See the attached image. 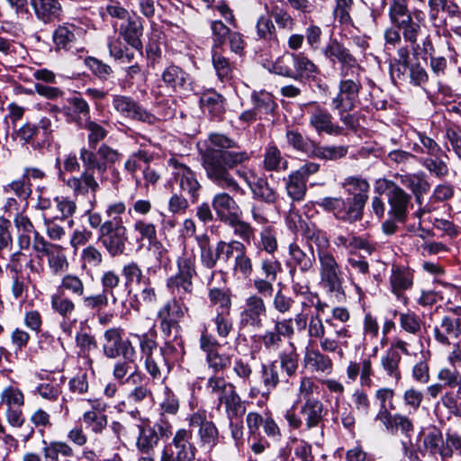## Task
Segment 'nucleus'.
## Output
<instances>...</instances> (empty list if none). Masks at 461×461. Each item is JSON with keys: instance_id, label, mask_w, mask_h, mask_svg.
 <instances>
[{"instance_id": "1", "label": "nucleus", "mask_w": 461, "mask_h": 461, "mask_svg": "<svg viewBox=\"0 0 461 461\" xmlns=\"http://www.w3.org/2000/svg\"><path fill=\"white\" fill-rule=\"evenodd\" d=\"M210 143L218 149L207 148L201 153L202 165L207 178L217 186L230 192L242 191L234 179L230 169L249 161L250 154L246 150L232 151L238 142L222 133H211Z\"/></svg>"}, {"instance_id": "2", "label": "nucleus", "mask_w": 461, "mask_h": 461, "mask_svg": "<svg viewBox=\"0 0 461 461\" xmlns=\"http://www.w3.org/2000/svg\"><path fill=\"white\" fill-rule=\"evenodd\" d=\"M320 285L330 294L340 299L345 296L343 272L335 256L328 250L318 249Z\"/></svg>"}, {"instance_id": "3", "label": "nucleus", "mask_w": 461, "mask_h": 461, "mask_svg": "<svg viewBox=\"0 0 461 461\" xmlns=\"http://www.w3.org/2000/svg\"><path fill=\"white\" fill-rule=\"evenodd\" d=\"M364 70H340L341 79L339 83V93L332 99L333 109H354L363 87L360 73Z\"/></svg>"}, {"instance_id": "4", "label": "nucleus", "mask_w": 461, "mask_h": 461, "mask_svg": "<svg viewBox=\"0 0 461 461\" xmlns=\"http://www.w3.org/2000/svg\"><path fill=\"white\" fill-rule=\"evenodd\" d=\"M177 273L167 280V286L173 297L186 301L193 294V277L196 275L194 260L191 257L177 259Z\"/></svg>"}, {"instance_id": "5", "label": "nucleus", "mask_w": 461, "mask_h": 461, "mask_svg": "<svg viewBox=\"0 0 461 461\" xmlns=\"http://www.w3.org/2000/svg\"><path fill=\"white\" fill-rule=\"evenodd\" d=\"M122 158V154L111 146L103 143L96 152L87 147H82L79 151V159L86 169H95L99 174H104Z\"/></svg>"}, {"instance_id": "6", "label": "nucleus", "mask_w": 461, "mask_h": 461, "mask_svg": "<svg viewBox=\"0 0 461 461\" xmlns=\"http://www.w3.org/2000/svg\"><path fill=\"white\" fill-rule=\"evenodd\" d=\"M192 438L191 430H176L172 441L164 447L160 461H194L196 448L191 441Z\"/></svg>"}, {"instance_id": "7", "label": "nucleus", "mask_w": 461, "mask_h": 461, "mask_svg": "<svg viewBox=\"0 0 461 461\" xmlns=\"http://www.w3.org/2000/svg\"><path fill=\"white\" fill-rule=\"evenodd\" d=\"M98 240L112 257L122 255L126 249L127 229L122 219L107 220L98 235Z\"/></svg>"}, {"instance_id": "8", "label": "nucleus", "mask_w": 461, "mask_h": 461, "mask_svg": "<svg viewBox=\"0 0 461 461\" xmlns=\"http://www.w3.org/2000/svg\"><path fill=\"white\" fill-rule=\"evenodd\" d=\"M384 190L389 204L388 214L397 221L404 222L411 195L395 182L387 179L377 181V190Z\"/></svg>"}, {"instance_id": "9", "label": "nucleus", "mask_w": 461, "mask_h": 461, "mask_svg": "<svg viewBox=\"0 0 461 461\" xmlns=\"http://www.w3.org/2000/svg\"><path fill=\"white\" fill-rule=\"evenodd\" d=\"M208 386L218 394L220 403H224L230 420L245 413L246 409L236 393L234 386L230 383H227L223 376H211Z\"/></svg>"}, {"instance_id": "10", "label": "nucleus", "mask_w": 461, "mask_h": 461, "mask_svg": "<svg viewBox=\"0 0 461 461\" xmlns=\"http://www.w3.org/2000/svg\"><path fill=\"white\" fill-rule=\"evenodd\" d=\"M32 248L35 252L47 258L48 267L54 276H60L68 270L69 262L62 246L36 236Z\"/></svg>"}, {"instance_id": "11", "label": "nucleus", "mask_w": 461, "mask_h": 461, "mask_svg": "<svg viewBox=\"0 0 461 461\" xmlns=\"http://www.w3.org/2000/svg\"><path fill=\"white\" fill-rule=\"evenodd\" d=\"M123 330L119 327L108 329L104 334V353L107 357L115 358L122 356L123 358H132L136 350L132 343L123 339Z\"/></svg>"}, {"instance_id": "12", "label": "nucleus", "mask_w": 461, "mask_h": 461, "mask_svg": "<svg viewBox=\"0 0 461 461\" xmlns=\"http://www.w3.org/2000/svg\"><path fill=\"white\" fill-rule=\"evenodd\" d=\"M168 164L175 169L174 178L178 184L181 192L190 197L192 203H196L202 189L196 174L189 167L180 163L176 158H170Z\"/></svg>"}, {"instance_id": "13", "label": "nucleus", "mask_w": 461, "mask_h": 461, "mask_svg": "<svg viewBox=\"0 0 461 461\" xmlns=\"http://www.w3.org/2000/svg\"><path fill=\"white\" fill-rule=\"evenodd\" d=\"M267 314V305L258 294H250L245 299L244 306L240 314L241 328H260L263 318Z\"/></svg>"}, {"instance_id": "14", "label": "nucleus", "mask_w": 461, "mask_h": 461, "mask_svg": "<svg viewBox=\"0 0 461 461\" xmlns=\"http://www.w3.org/2000/svg\"><path fill=\"white\" fill-rule=\"evenodd\" d=\"M52 132L51 120L43 116L37 123L25 122L14 133L16 138L23 143H34L36 141H48Z\"/></svg>"}, {"instance_id": "15", "label": "nucleus", "mask_w": 461, "mask_h": 461, "mask_svg": "<svg viewBox=\"0 0 461 461\" xmlns=\"http://www.w3.org/2000/svg\"><path fill=\"white\" fill-rule=\"evenodd\" d=\"M342 186L348 194L352 195L348 201L351 204V207H353V211H356L362 219L363 210L368 200L369 183L363 177L348 176L345 178Z\"/></svg>"}, {"instance_id": "16", "label": "nucleus", "mask_w": 461, "mask_h": 461, "mask_svg": "<svg viewBox=\"0 0 461 461\" xmlns=\"http://www.w3.org/2000/svg\"><path fill=\"white\" fill-rule=\"evenodd\" d=\"M114 109L127 118L137 120L149 124H155L158 118L140 106L131 97L115 95L113 100Z\"/></svg>"}, {"instance_id": "17", "label": "nucleus", "mask_w": 461, "mask_h": 461, "mask_svg": "<svg viewBox=\"0 0 461 461\" xmlns=\"http://www.w3.org/2000/svg\"><path fill=\"white\" fill-rule=\"evenodd\" d=\"M91 409L82 415V421L86 428L95 435L102 434L108 426V417L105 414L107 404L101 400H89Z\"/></svg>"}, {"instance_id": "18", "label": "nucleus", "mask_w": 461, "mask_h": 461, "mask_svg": "<svg viewBox=\"0 0 461 461\" xmlns=\"http://www.w3.org/2000/svg\"><path fill=\"white\" fill-rule=\"evenodd\" d=\"M323 54L332 62L337 60L341 66L340 70H364L350 50L336 39L328 42Z\"/></svg>"}, {"instance_id": "19", "label": "nucleus", "mask_w": 461, "mask_h": 461, "mask_svg": "<svg viewBox=\"0 0 461 461\" xmlns=\"http://www.w3.org/2000/svg\"><path fill=\"white\" fill-rule=\"evenodd\" d=\"M327 330L323 337L319 339L321 348L325 352H337L342 354L340 343L342 339L350 338L348 330L342 325L336 324L332 319L325 321Z\"/></svg>"}, {"instance_id": "20", "label": "nucleus", "mask_w": 461, "mask_h": 461, "mask_svg": "<svg viewBox=\"0 0 461 461\" xmlns=\"http://www.w3.org/2000/svg\"><path fill=\"white\" fill-rule=\"evenodd\" d=\"M318 205L324 211L332 212L339 220L350 223L361 220L349 202L341 197H324L318 202Z\"/></svg>"}, {"instance_id": "21", "label": "nucleus", "mask_w": 461, "mask_h": 461, "mask_svg": "<svg viewBox=\"0 0 461 461\" xmlns=\"http://www.w3.org/2000/svg\"><path fill=\"white\" fill-rule=\"evenodd\" d=\"M292 321L291 318L276 320L274 329L266 330L261 336L264 347L267 349H275L281 344L283 337L291 339L294 335Z\"/></svg>"}, {"instance_id": "22", "label": "nucleus", "mask_w": 461, "mask_h": 461, "mask_svg": "<svg viewBox=\"0 0 461 461\" xmlns=\"http://www.w3.org/2000/svg\"><path fill=\"white\" fill-rule=\"evenodd\" d=\"M309 123L319 134L345 135V129L335 124L332 122L331 114L319 105L311 113Z\"/></svg>"}, {"instance_id": "23", "label": "nucleus", "mask_w": 461, "mask_h": 461, "mask_svg": "<svg viewBox=\"0 0 461 461\" xmlns=\"http://www.w3.org/2000/svg\"><path fill=\"white\" fill-rule=\"evenodd\" d=\"M413 271L404 266H392L389 283L391 291L397 297H402L405 291L411 289L413 285Z\"/></svg>"}, {"instance_id": "24", "label": "nucleus", "mask_w": 461, "mask_h": 461, "mask_svg": "<svg viewBox=\"0 0 461 461\" xmlns=\"http://www.w3.org/2000/svg\"><path fill=\"white\" fill-rule=\"evenodd\" d=\"M36 17L44 23L60 21L62 5L59 0H31Z\"/></svg>"}, {"instance_id": "25", "label": "nucleus", "mask_w": 461, "mask_h": 461, "mask_svg": "<svg viewBox=\"0 0 461 461\" xmlns=\"http://www.w3.org/2000/svg\"><path fill=\"white\" fill-rule=\"evenodd\" d=\"M461 334V323L457 319L443 316L440 322L433 329L435 340L443 345L449 346L452 339H456Z\"/></svg>"}, {"instance_id": "26", "label": "nucleus", "mask_w": 461, "mask_h": 461, "mask_svg": "<svg viewBox=\"0 0 461 461\" xmlns=\"http://www.w3.org/2000/svg\"><path fill=\"white\" fill-rule=\"evenodd\" d=\"M412 16L418 21L424 20V12L419 9H414L411 14L406 2L391 3L389 7V18L393 24L400 28L401 26L410 23L412 21Z\"/></svg>"}, {"instance_id": "27", "label": "nucleus", "mask_w": 461, "mask_h": 461, "mask_svg": "<svg viewBox=\"0 0 461 461\" xmlns=\"http://www.w3.org/2000/svg\"><path fill=\"white\" fill-rule=\"evenodd\" d=\"M94 170L86 168L80 176H72L67 180V186L75 195H86L89 191L95 194L99 190L100 185L94 176Z\"/></svg>"}, {"instance_id": "28", "label": "nucleus", "mask_w": 461, "mask_h": 461, "mask_svg": "<svg viewBox=\"0 0 461 461\" xmlns=\"http://www.w3.org/2000/svg\"><path fill=\"white\" fill-rule=\"evenodd\" d=\"M423 447L430 455L438 454L442 459H447L453 456L452 450L448 447H445L443 435L436 427L429 428L424 435Z\"/></svg>"}, {"instance_id": "29", "label": "nucleus", "mask_w": 461, "mask_h": 461, "mask_svg": "<svg viewBox=\"0 0 461 461\" xmlns=\"http://www.w3.org/2000/svg\"><path fill=\"white\" fill-rule=\"evenodd\" d=\"M212 205L217 217L222 222L240 212V207L234 198L225 192L216 194L212 198Z\"/></svg>"}, {"instance_id": "30", "label": "nucleus", "mask_w": 461, "mask_h": 461, "mask_svg": "<svg viewBox=\"0 0 461 461\" xmlns=\"http://www.w3.org/2000/svg\"><path fill=\"white\" fill-rule=\"evenodd\" d=\"M162 80L167 87L174 92L187 90L190 85V76L180 67L171 65L162 73Z\"/></svg>"}, {"instance_id": "31", "label": "nucleus", "mask_w": 461, "mask_h": 461, "mask_svg": "<svg viewBox=\"0 0 461 461\" xmlns=\"http://www.w3.org/2000/svg\"><path fill=\"white\" fill-rule=\"evenodd\" d=\"M137 427L139 429V435L136 441L137 449L143 454L149 455L159 441L157 429L155 427H150L146 424V420H141V423L138 424Z\"/></svg>"}, {"instance_id": "32", "label": "nucleus", "mask_w": 461, "mask_h": 461, "mask_svg": "<svg viewBox=\"0 0 461 461\" xmlns=\"http://www.w3.org/2000/svg\"><path fill=\"white\" fill-rule=\"evenodd\" d=\"M288 254L291 258L294 267H298L303 273L310 271L313 267L315 258L313 253L308 254L303 251L301 247L296 243L293 242L288 247ZM294 268L291 269L294 285H297L294 278Z\"/></svg>"}, {"instance_id": "33", "label": "nucleus", "mask_w": 461, "mask_h": 461, "mask_svg": "<svg viewBox=\"0 0 461 461\" xmlns=\"http://www.w3.org/2000/svg\"><path fill=\"white\" fill-rule=\"evenodd\" d=\"M143 25L140 19H128L126 24L120 27V35L133 49L141 53Z\"/></svg>"}, {"instance_id": "34", "label": "nucleus", "mask_w": 461, "mask_h": 461, "mask_svg": "<svg viewBox=\"0 0 461 461\" xmlns=\"http://www.w3.org/2000/svg\"><path fill=\"white\" fill-rule=\"evenodd\" d=\"M302 414L307 429L318 427L323 420V404L317 399H307L301 407Z\"/></svg>"}, {"instance_id": "35", "label": "nucleus", "mask_w": 461, "mask_h": 461, "mask_svg": "<svg viewBox=\"0 0 461 461\" xmlns=\"http://www.w3.org/2000/svg\"><path fill=\"white\" fill-rule=\"evenodd\" d=\"M290 350L284 351L280 354V361L273 362L270 366L271 375H278V373H285L293 375L298 367V355L296 348L293 342L289 343Z\"/></svg>"}, {"instance_id": "36", "label": "nucleus", "mask_w": 461, "mask_h": 461, "mask_svg": "<svg viewBox=\"0 0 461 461\" xmlns=\"http://www.w3.org/2000/svg\"><path fill=\"white\" fill-rule=\"evenodd\" d=\"M200 104L203 111L213 118H221L225 113V98L213 90L202 94Z\"/></svg>"}, {"instance_id": "37", "label": "nucleus", "mask_w": 461, "mask_h": 461, "mask_svg": "<svg viewBox=\"0 0 461 461\" xmlns=\"http://www.w3.org/2000/svg\"><path fill=\"white\" fill-rule=\"evenodd\" d=\"M294 79L314 78L319 73L318 66L304 53H294Z\"/></svg>"}, {"instance_id": "38", "label": "nucleus", "mask_w": 461, "mask_h": 461, "mask_svg": "<svg viewBox=\"0 0 461 461\" xmlns=\"http://www.w3.org/2000/svg\"><path fill=\"white\" fill-rule=\"evenodd\" d=\"M394 177L405 187L409 188L420 203V196L426 194L429 188V183L425 179L423 174H395Z\"/></svg>"}, {"instance_id": "39", "label": "nucleus", "mask_w": 461, "mask_h": 461, "mask_svg": "<svg viewBox=\"0 0 461 461\" xmlns=\"http://www.w3.org/2000/svg\"><path fill=\"white\" fill-rule=\"evenodd\" d=\"M304 366L310 372L330 373L332 371V360L327 355L317 349L307 350L304 358Z\"/></svg>"}, {"instance_id": "40", "label": "nucleus", "mask_w": 461, "mask_h": 461, "mask_svg": "<svg viewBox=\"0 0 461 461\" xmlns=\"http://www.w3.org/2000/svg\"><path fill=\"white\" fill-rule=\"evenodd\" d=\"M192 426H199V435L203 444L215 446L218 440V429L213 422L205 420L201 413H194L190 419Z\"/></svg>"}, {"instance_id": "41", "label": "nucleus", "mask_w": 461, "mask_h": 461, "mask_svg": "<svg viewBox=\"0 0 461 461\" xmlns=\"http://www.w3.org/2000/svg\"><path fill=\"white\" fill-rule=\"evenodd\" d=\"M42 453L46 461H59V456L71 457L74 456L73 448L64 441L42 440Z\"/></svg>"}, {"instance_id": "42", "label": "nucleus", "mask_w": 461, "mask_h": 461, "mask_svg": "<svg viewBox=\"0 0 461 461\" xmlns=\"http://www.w3.org/2000/svg\"><path fill=\"white\" fill-rule=\"evenodd\" d=\"M348 147L345 145H319L312 143L311 156L323 160H338L347 156Z\"/></svg>"}, {"instance_id": "43", "label": "nucleus", "mask_w": 461, "mask_h": 461, "mask_svg": "<svg viewBox=\"0 0 461 461\" xmlns=\"http://www.w3.org/2000/svg\"><path fill=\"white\" fill-rule=\"evenodd\" d=\"M187 312L188 307L185 302L182 301L181 298L173 297L158 309L157 316L158 318L180 321Z\"/></svg>"}, {"instance_id": "44", "label": "nucleus", "mask_w": 461, "mask_h": 461, "mask_svg": "<svg viewBox=\"0 0 461 461\" xmlns=\"http://www.w3.org/2000/svg\"><path fill=\"white\" fill-rule=\"evenodd\" d=\"M212 62L221 81H228L232 77V65L224 55L222 49H212Z\"/></svg>"}, {"instance_id": "45", "label": "nucleus", "mask_w": 461, "mask_h": 461, "mask_svg": "<svg viewBox=\"0 0 461 461\" xmlns=\"http://www.w3.org/2000/svg\"><path fill=\"white\" fill-rule=\"evenodd\" d=\"M50 304L52 310L64 319H68L76 311L75 303L63 292L59 291L53 294L50 297Z\"/></svg>"}, {"instance_id": "46", "label": "nucleus", "mask_w": 461, "mask_h": 461, "mask_svg": "<svg viewBox=\"0 0 461 461\" xmlns=\"http://www.w3.org/2000/svg\"><path fill=\"white\" fill-rule=\"evenodd\" d=\"M159 321V329L166 339V345L170 346L171 342L176 344L182 348L183 341L179 335L180 324L179 321L168 320L164 318H158Z\"/></svg>"}, {"instance_id": "47", "label": "nucleus", "mask_w": 461, "mask_h": 461, "mask_svg": "<svg viewBox=\"0 0 461 461\" xmlns=\"http://www.w3.org/2000/svg\"><path fill=\"white\" fill-rule=\"evenodd\" d=\"M210 305L218 312H230L231 293L229 289L211 288L208 292Z\"/></svg>"}, {"instance_id": "48", "label": "nucleus", "mask_w": 461, "mask_h": 461, "mask_svg": "<svg viewBox=\"0 0 461 461\" xmlns=\"http://www.w3.org/2000/svg\"><path fill=\"white\" fill-rule=\"evenodd\" d=\"M263 166L267 171H279L287 168V161L277 147L268 146L264 155Z\"/></svg>"}, {"instance_id": "49", "label": "nucleus", "mask_w": 461, "mask_h": 461, "mask_svg": "<svg viewBox=\"0 0 461 461\" xmlns=\"http://www.w3.org/2000/svg\"><path fill=\"white\" fill-rule=\"evenodd\" d=\"M224 223L231 227L234 235L240 238L245 242H250L255 236L252 226L240 219V212L234 214Z\"/></svg>"}, {"instance_id": "50", "label": "nucleus", "mask_w": 461, "mask_h": 461, "mask_svg": "<svg viewBox=\"0 0 461 461\" xmlns=\"http://www.w3.org/2000/svg\"><path fill=\"white\" fill-rule=\"evenodd\" d=\"M285 188L289 197L295 202L303 200L306 192V182L292 172L285 180Z\"/></svg>"}, {"instance_id": "51", "label": "nucleus", "mask_w": 461, "mask_h": 461, "mask_svg": "<svg viewBox=\"0 0 461 461\" xmlns=\"http://www.w3.org/2000/svg\"><path fill=\"white\" fill-rule=\"evenodd\" d=\"M196 241L201 249L202 263L208 268L215 267L219 257L217 255V248L213 251L210 245V238L206 234L196 237Z\"/></svg>"}, {"instance_id": "52", "label": "nucleus", "mask_w": 461, "mask_h": 461, "mask_svg": "<svg viewBox=\"0 0 461 461\" xmlns=\"http://www.w3.org/2000/svg\"><path fill=\"white\" fill-rule=\"evenodd\" d=\"M132 230L137 235V240H147L152 243L157 240V227L154 223L142 219L136 220L132 225Z\"/></svg>"}, {"instance_id": "53", "label": "nucleus", "mask_w": 461, "mask_h": 461, "mask_svg": "<svg viewBox=\"0 0 461 461\" xmlns=\"http://www.w3.org/2000/svg\"><path fill=\"white\" fill-rule=\"evenodd\" d=\"M59 288V292H68L79 297L84 296L86 290L83 280L74 274L63 276Z\"/></svg>"}, {"instance_id": "54", "label": "nucleus", "mask_w": 461, "mask_h": 461, "mask_svg": "<svg viewBox=\"0 0 461 461\" xmlns=\"http://www.w3.org/2000/svg\"><path fill=\"white\" fill-rule=\"evenodd\" d=\"M294 53H285L279 56L275 62L272 63L268 68L270 72L293 78L294 77Z\"/></svg>"}, {"instance_id": "55", "label": "nucleus", "mask_w": 461, "mask_h": 461, "mask_svg": "<svg viewBox=\"0 0 461 461\" xmlns=\"http://www.w3.org/2000/svg\"><path fill=\"white\" fill-rule=\"evenodd\" d=\"M88 131L87 140L91 149H95L96 144L101 140H104L107 136V131L99 123L95 121L86 120L84 123L80 125Z\"/></svg>"}, {"instance_id": "56", "label": "nucleus", "mask_w": 461, "mask_h": 461, "mask_svg": "<svg viewBox=\"0 0 461 461\" xmlns=\"http://www.w3.org/2000/svg\"><path fill=\"white\" fill-rule=\"evenodd\" d=\"M236 247L239 254L235 257L234 270L244 276H249L253 272L252 260L247 255L243 243L238 242Z\"/></svg>"}, {"instance_id": "57", "label": "nucleus", "mask_w": 461, "mask_h": 461, "mask_svg": "<svg viewBox=\"0 0 461 461\" xmlns=\"http://www.w3.org/2000/svg\"><path fill=\"white\" fill-rule=\"evenodd\" d=\"M36 390L42 398L55 400L60 393V384L50 376L41 377Z\"/></svg>"}, {"instance_id": "58", "label": "nucleus", "mask_w": 461, "mask_h": 461, "mask_svg": "<svg viewBox=\"0 0 461 461\" xmlns=\"http://www.w3.org/2000/svg\"><path fill=\"white\" fill-rule=\"evenodd\" d=\"M24 264L31 269L34 267L32 258L22 250H16L9 256L6 268L13 274H22Z\"/></svg>"}, {"instance_id": "59", "label": "nucleus", "mask_w": 461, "mask_h": 461, "mask_svg": "<svg viewBox=\"0 0 461 461\" xmlns=\"http://www.w3.org/2000/svg\"><path fill=\"white\" fill-rule=\"evenodd\" d=\"M11 227V221L0 216V258H4L5 253L13 248L14 239Z\"/></svg>"}, {"instance_id": "60", "label": "nucleus", "mask_w": 461, "mask_h": 461, "mask_svg": "<svg viewBox=\"0 0 461 461\" xmlns=\"http://www.w3.org/2000/svg\"><path fill=\"white\" fill-rule=\"evenodd\" d=\"M212 46V49H222L227 38L231 32L221 21L215 20L211 23Z\"/></svg>"}, {"instance_id": "61", "label": "nucleus", "mask_w": 461, "mask_h": 461, "mask_svg": "<svg viewBox=\"0 0 461 461\" xmlns=\"http://www.w3.org/2000/svg\"><path fill=\"white\" fill-rule=\"evenodd\" d=\"M1 403L5 405L6 408L23 407L24 405V395L20 389L10 385L1 393Z\"/></svg>"}, {"instance_id": "62", "label": "nucleus", "mask_w": 461, "mask_h": 461, "mask_svg": "<svg viewBox=\"0 0 461 461\" xmlns=\"http://www.w3.org/2000/svg\"><path fill=\"white\" fill-rule=\"evenodd\" d=\"M68 103L72 105L75 113V122L80 126L83 119L90 120V107L87 102L78 96L68 99Z\"/></svg>"}, {"instance_id": "63", "label": "nucleus", "mask_w": 461, "mask_h": 461, "mask_svg": "<svg viewBox=\"0 0 461 461\" xmlns=\"http://www.w3.org/2000/svg\"><path fill=\"white\" fill-rule=\"evenodd\" d=\"M146 368L150 375H160L169 372L166 359L159 352L146 357Z\"/></svg>"}, {"instance_id": "64", "label": "nucleus", "mask_w": 461, "mask_h": 461, "mask_svg": "<svg viewBox=\"0 0 461 461\" xmlns=\"http://www.w3.org/2000/svg\"><path fill=\"white\" fill-rule=\"evenodd\" d=\"M260 248L268 254H274L277 250L276 233L272 227L267 226L261 230Z\"/></svg>"}]
</instances>
